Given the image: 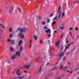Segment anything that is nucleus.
Returning <instances> with one entry per match:
<instances>
[{
    "mask_svg": "<svg viewBox=\"0 0 79 79\" xmlns=\"http://www.w3.org/2000/svg\"><path fill=\"white\" fill-rule=\"evenodd\" d=\"M23 50V47H21L20 48V50L17 51L15 54L13 55L11 57L12 60H14V59H16L20 57V54L21 53V51Z\"/></svg>",
    "mask_w": 79,
    "mask_h": 79,
    "instance_id": "obj_1",
    "label": "nucleus"
},
{
    "mask_svg": "<svg viewBox=\"0 0 79 79\" xmlns=\"http://www.w3.org/2000/svg\"><path fill=\"white\" fill-rule=\"evenodd\" d=\"M31 65L30 64H26L23 66V68L24 69H28L29 67L31 66Z\"/></svg>",
    "mask_w": 79,
    "mask_h": 79,
    "instance_id": "obj_2",
    "label": "nucleus"
},
{
    "mask_svg": "<svg viewBox=\"0 0 79 79\" xmlns=\"http://www.w3.org/2000/svg\"><path fill=\"white\" fill-rule=\"evenodd\" d=\"M15 72H16L17 76H20L21 75V73H19V70L18 69H16L14 72V73H15Z\"/></svg>",
    "mask_w": 79,
    "mask_h": 79,
    "instance_id": "obj_3",
    "label": "nucleus"
},
{
    "mask_svg": "<svg viewBox=\"0 0 79 79\" xmlns=\"http://www.w3.org/2000/svg\"><path fill=\"white\" fill-rule=\"evenodd\" d=\"M60 42L59 41H57L56 42L55 44V45L56 47H60Z\"/></svg>",
    "mask_w": 79,
    "mask_h": 79,
    "instance_id": "obj_4",
    "label": "nucleus"
},
{
    "mask_svg": "<svg viewBox=\"0 0 79 79\" xmlns=\"http://www.w3.org/2000/svg\"><path fill=\"white\" fill-rule=\"evenodd\" d=\"M74 42L70 43H69V44H68V46L65 48V49H67L68 48H69L70 45H71L74 44Z\"/></svg>",
    "mask_w": 79,
    "mask_h": 79,
    "instance_id": "obj_5",
    "label": "nucleus"
},
{
    "mask_svg": "<svg viewBox=\"0 0 79 79\" xmlns=\"http://www.w3.org/2000/svg\"><path fill=\"white\" fill-rule=\"evenodd\" d=\"M27 30V28L24 27L23 28L20 29L21 32H26Z\"/></svg>",
    "mask_w": 79,
    "mask_h": 79,
    "instance_id": "obj_6",
    "label": "nucleus"
},
{
    "mask_svg": "<svg viewBox=\"0 0 79 79\" xmlns=\"http://www.w3.org/2000/svg\"><path fill=\"white\" fill-rule=\"evenodd\" d=\"M64 52H63L60 51V52L59 54L58 55V56H59L60 57L61 56H63V55H64Z\"/></svg>",
    "mask_w": 79,
    "mask_h": 79,
    "instance_id": "obj_7",
    "label": "nucleus"
},
{
    "mask_svg": "<svg viewBox=\"0 0 79 79\" xmlns=\"http://www.w3.org/2000/svg\"><path fill=\"white\" fill-rule=\"evenodd\" d=\"M13 9H14V7H13L12 6H10L9 12L10 13H11V12H12V10H13Z\"/></svg>",
    "mask_w": 79,
    "mask_h": 79,
    "instance_id": "obj_8",
    "label": "nucleus"
},
{
    "mask_svg": "<svg viewBox=\"0 0 79 79\" xmlns=\"http://www.w3.org/2000/svg\"><path fill=\"white\" fill-rule=\"evenodd\" d=\"M68 68L67 67H65V69H64L63 68V65H61L60 67V69H63L64 71H66V69H67Z\"/></svg>",
    "mask_w": 79,
    "mask_h": 79,
    "instance_id": "obj_9",
    "label": "nucleus"
},
{
    "mask_svg": "<svg viewBox=\"0 0 79 79\" xmlns=\"http://www.w3.org/2000/svg\"><path fill=\"white\" fill-rule=\"evenodd\" d=\"M73 70L72 69H70V71L68 70H67V73H69L70 74H72L73 73Z\"/></svg>",
    "mask_w": 79,
    "mask_h": 79,
    "instance_id": "obj_10",
    "label": "nucleus"
},
{
    "mask_svg": "<svg viewBox=\"0 0 79 79\" xmlns=\"http://www.w3.org/2000/svg\"><path fill=\"white\" fill-rule=\"evenodd\" d=\"M42 71V67H40V69L38 70V71L36 72V73H40Z\"/></svg>",
    "mask_w": 79,
    "mask_h": 79,
    "instance_id": "obj_11",
    "label": "nucleus"
},
{
    "mask_svg": "<svg viewBox=\"0 0 79 79\" xmlns=\"http://www.w3.org/2000/svg\"><path fill=\"white\" fill-rule=\"evenodd\" d=\"M58 64V63H56L54 65V67L52 68V70H56L57 69V67L55 66L56 65Z\"/></svg>",
    "mask_w": 79,
    "mask_h": 79,
    "instance_id": "obj_12",
    "label": "nucleus"
},
{
    "mask_svg": "<svg viewBox=\"0 0 79 79\" xmlns=\"http://www.w3.org/2000/svg\"><path fill=\"white\" fill-rule=\"evenodd\" d=\"M11 44H15V40H11Z\"/></svg>",
    "mask_w": 79,
    "mask_h": 79,
    "instance_id": "obj_13",
    "label": "nucleus"
},
{
    "mask_svg": "<svg viewBox=\"0 0 79 79\" xmlns=\"http://www.w3.org/2000/svg\"><path fill=\"white\" fill-rule=\"evenodd\" d=\"M61 9V7L60 6H59L57 9V13H59L60 11V9Z\"/></svg>",
    "mask_w": 79,
    "mask_h": 79,
    "instance_id": "obj_14",
    "label": "nucleus"
},
{
    "mask_svg": "<svg viewBox=\"0 0 79 79\" xmlns=\"http://www.w3.org/2000/svg\"><path fill=\"white\" fill-rule=\"evenodd\" d=\"M22 42L23 41H22V40H20L19 42V47H20V46H21V44H22Z\"/></svg>",
    "mask_w": 79,
    "mask_h": 79,
    "instance_id": "obj_15",
    "label": "nucleus"
},
{
    "mask_svg": "<svg viewBox=\"0 0 79 79\" xmlns=\"http://www.w3.org/2000/svg\"><path fill=\"white\" fill-rule=\"evenodd\" d=\"M62 13V12L61 11H60L59 14V15L58 16V17L59 18H61V13Z\"/></svg>",
    "mask_w": 79,
    "mask_h": 79,
    "instance_id": "obj_16",
    "label": "nucleus"
},
{
    "mask_svg": "<svg viewBox=\"0 0 79 79\" xmlns=\"http://www.w3.org/2000/svg\"><path fill=\"white\" fill-rule=\"evenodd\" d=\"M0 26L1 27H2V28H5V26L3 25V24L2 23H0Z\"/></svg>",
    "mask_w": 79,
    "mask_h": 79,
    "instance_id": "obj_17",
    "label": "nucleus"
},
{
    "mask_svg": "<svg viewBox=\"0 0 79 79\" xmlns=\"http://www.w3.org/2000/svg\"><path fill=\"white\" fill-rule=\"evenodd\" d=\"M41 23L42 25H45V24H46V23H45V22L44 21H42L41 22Z\"/></svg>",
    "mask_w": 79,
    "mask_h": 79,
    "instance_id": "obj_18",
    "label": "nucleus"
},
{
    "mask_svg": "<svg viewBox=\"0 0 79 79\" xmlns=\"http://www.w3.org/2000/svg\"><path fill=\"white\" fill-rule=\"evenodd\" d=\"M23 35V33L22 32H21V33L19 34V37H20Z\"/></svg>",
    "mask_w": 79,
    "mask_h": 79,
    "instance_id": "obj_19",
    "label": "nucleus"
},
{
    "mask_svg": "<svg viewBox=\"0 0 79 79\" xmlns=\"http://www.w3.org/2000/svg\"><path fill=\"white\" fill-rule=\"evenodd\" d=\"M18 78H19V79H23V78H24V76H22V77H20Z\"/></svg>",
    "mask_w": 79,
    "mask_h": 79,
    "instance_id": "obj_20",
    "label": "nucleus"
},
{
    "mask_svg": "<svg viewBox=\"0 0 79 79\" xmlns=\"http://www.w3.org/2000/svg\"><path fill=\"white\" fill-rule=\"evenodd\" d=\"M64 16V12L62 13V14H61V17H63Z\"/></svg>",
    "mask_w": 79,
    "mask_h": 79,
    "instance_id": "obj_21",
    "label": "nucleus"
},
{
    "mask_svg": "<svg viewBox=\"0 0 79 79\" xmlns=\"http://www.w3.org/2000/svg\"><path fill=\"white\" fill-rule=\"evenodd\" d=\"M32 43V40H30V46H29V48H31V43Z\"/></svg>",
    "mask_w": 79,
    "mask_h": 79,
    "instance_id": "obj_22",
    "label": "nucleus"
},
{
    "mask_svg": "<svg viewBox=\"0 0 79 79\" xmlns=\"http://www.w3.org/2000/svg\"><path fill=\"white\" fill-rule=\"evenodd\" d=\"M34 38L35 39V40H37V36L35 35L34 36Z\"/></svg>",
    "mask_w": 79,
    "mask_h": 79,
    "instance_id": "obj_23",
    "label": "nucleus"
},
{
    "mask_svg": "<svg viewBox=\"0 0 79 79\" xmlns=\"http://www.w3.org/2000/svg\"><path fill=\"white\" fill-rule=\"evenodd\" d=\"M66 60V57H64L62 59V60L64 61H65Z\"/></svg>",
    "mask_w": 79,
    "mask_h": 79,
    "instance_id": "obj_24",
    "label": "nucleus"
},
{
    "mask_svg": "<svg viewBox=\"0 0 79 79\" xmlns=\"http://www.w3.org/2000/svg\"><path fill=\"white\" fill-rule=\"evenodd\" d=\"M54 19L55 20H56V21H58V17H57V16H56V17L55 18H54Z\"/></svg>",
    "mask_w": 79,
    "mask_h": 79,
    "instance_id": "obj_25",
    "label": "nucleus"
},
{
    "mask_svg": "<svg viewBox=\"0 0 79 79\" xmlns=\"http://www.w3.org/2000/svg\"><path fill=\"white\" fill-rule=\"evenodd\" d=\"M19 31H21V29L20 28H19V29L16 30V32H18Z\"/></svg>",
    "mask_w": 79,
    "mask_h": 79,
    "instance_id": "obj_26",
    "label": "nucleus"
},
{
    "mask_svg": "<svg viewBox=\"0 0 79 79\" xmlns=\"http://www.w3.org/2000/svg\"><path fill=\"white\" fill-rule=\"evenodd\" d=\"M56 22L53 21L52 23V24H53V25H55V24H56Z\"/></svg>",
    "mask_w": 79,
    "mask_h": 79,
    "instance_id": "obj_27",
    "label": "nucleus"
},
{
    "mask_svg": "<svg viewBox=\"0 0 79 79\" xmlns=\"http://www.w3.org/2000/svg\"><path fill=\"white\" fill-rule=\"evenodd\" d=\"M11 40H10V39H8L7 40V42H11Z\"/></svg>",
    "mask_w": 79,
    "mask_h": 79,
    "instance_id": "obj_28",
    "label": "nucleus"
},
{
    "mask_svg": "<svg viewBox=\"0 0 79 79\" xmlns=\"http://www.w3.org/2000/svg\"><path fill=\"white\" fill-rule=\"evenodd\" d=\"M18 11H19V13H21V9L19 7L18 8Z\"/></svg>",
    "mask_w": 79,
    "mask_h": 79,
    "instance_id": "obj_29",
    "label": "nucleus"
},
{
    "mask_svg": "<svg viewBox=\"0 0 79 79\" xmlns=\"http://www.w3.org/2000/svg\"><path fill=\"white\" fill-rule=\"evenodd\" d=\"M13 48L12 47L10 48V50H11V52H13Z\"/></svg>",
    "mask_w": 79,
    "mask_h": 79,
    "instance_id": "obj_30",
    "label": "nucleus"
},
{
    "mask_svg": "<svg viewBox=\"0 0 79 79\" xmlns=\"http://www.w3.org/2000/svg\"><path fill=\"white\" fill-rule=\"evenodd\" d=\"M69 33L70 35V37H71V36H72V32H71V31H69Z\"/></svg>",
    "mask_w": 79,
    "mask_h": 79,
    "instance_id": "obj_31",
    "label": "nucleus"
},
{
    "mask_svg": "<svg viewBox=\"0 0 79 79\" xmlns=\"http://www.w3.org/2000/svg\"><path fill=\"white\" fill-rule=\"evenodd\" d=\"M0 32L1 33H3V30H2V28L0 29Z\"/></svg>",
    "mask_w": 79,
    "mask_h": 79,
    "instance_id": "obj_32",
    "label": "nucleus"
},
{
    "mask_svg": "<svg viewBox=\"0 0 79 79\" xmlns=\"http://www.w3.org/2000/svg\"><path fill=\"white\" fill-rule=\"evenodd\" d=\"M40 44H43V41H42V40H41L40 41Z\"/></svg>",
    "mask_w": 79,
    "mask_h": 79,
    "instance_id": "obj_33",
    "label": "nucleus"
},
{
    "mask_svg": "<svg viewBox=\"0 0 79 79\" xmlns=\"http://www.w3.org/2000/svg\"><path fill=\"white\" fill-rule=\"evenodd\" d=\"M44 29H47V27L46 26H45L43 27Z\"/></svg>",
    "mask_w": 79,
    "mask_h": 79,
    "instance_id": "obj_34",
    "label": "nucleus"
},
{
    "mask_svg": "<svg viewBox=\"0 0 79 79\" xmlns=\"http://www.w3.org/2000/svg\"><path fill=\"white\" fill-rule=\"evenodd\" d=\"M59 28H60V29L62 30V29H64V27H59Z\"/></svg>",
    "mask_w": 79,
    "mask_h": 79,
    "instance_id": "obj_35",
    "label": "nucleus"
},
{
    "mask_svg": "<svg viewBox=\"0 0 79 79\" xmlns=\"http://www.w3.org/2000/svg\"><path fill=\"white\" fill-rule=\"evenodd\" d=\"M73 28L72 27H70V28L69 29V31H72V30H73Z\"/></svg>",
    "mask_w": 79,
    "mask_h": 79,
    "instance_id": "obj_36",
    "label": "nucleus"
},
{
    "mask_svg": "<svg viewBox=\"0 0 79 79\" xmlns=\"http://www.w3.org/2000/svg\"><path fill=\"white\" fill-rule=\"evenodd\" d=\"M75 31H77L78 30V28L76 27H75Z\"/></svg>",
    "mask_w": 79,
    "mask_h": 79,
    "instance_id": "obj_37",
    "label": "nucleus"
},
{
    "mask_svg": "<svg viewBox=\"0 0 79 79\" xmlns=\"http://www.w3.org/2000/svg\"><path fill=\"white\" fill-rule=\"evenodd\" d=\"M9 31L10 32H12V28H10L9 29Z\"/></svg>",
    "mask_w": 79,
    "mask_h": 79,
    "instance_id": "obj_38",
    "label": "nucleus"
},
{
    "mask_svg": "<svg viewBox=\"0 0 79 79\" xmlns=\"http://www.w3.org/2000/svg\"><path fill=\"white\" fill-rule=\"evenodd\" d=\"M50 19H48L47 20V23H49L50 22Z\"/></svg>",
    "mask_w": 79,
    "mask_h": 79,
    "instance_id": "obj_39",
    "label": "nucleus"
},
{
    "mask_svg": "<svg viewBox=\"0 0 79 79\" xmlns=\"http://www.w3.org/2000/svg\"><path fill=\"white\" fill-rule=\"evenodd\" d=\"M21 37L22 39H23V38L24 37V35H23Z\"/></svg>",
    "mask_w": 79,
    "mask_h": 79,
    "instance_id": "obj_40",
    "label": "nucleus"
},
{
    "mask_svg": "<svg viewBox=\"0 0 79 79\" xmlns=\"http://www.w3.org/2000/svg\"><path fill=\"white\" fill-rule=\"evenodd\" d=\"M13 36V35H12V34H10V38H11Z\"/></svg>",
    "mask_w": 79,
    "mask_h": 79,
    "instance_id": "obj_41",
    "label": "nucleus"
},
{
    "mask_svg": "<svg viewBox=\"0 0 79 79\" xmlns=\"http://www.w3.org/2000/svg\"><path fill=\"white\" fill-rule=\"evenodd\" d=\"M52 50H53V51H54V49H53V48H51V53H52Z\"/></svg>",
    "mask_w": 79,
    "mask_h": 79,
    "instance_id": "obj_42",
    "label": "nucleus"
},
{
    "mask_svg": "<svg viewBox=\"0 0 79 79\" xmlns=\"http://www.w3.org/2000/svg\"><path fill=\"white\" fill-rule=\"evenodd\" d=\"M52 16H53V13L51 14L50 16V17H52Z\"/></svg>",
    "mask_w": 79,
    "mask_h": 79,
    "instance_id": "obj_43",
    "label": "nucleus"
},
{
    "mask_svg": "<svg viewBox=\"0 0 79 79\" xmlns=\"http://www.w3.org/2000/svg\"><path fill=\"white\" fill-rule=\"evenodd\" d=\"M48 37H51V35L48 34Z\"/></svg>",
    "mask_w": 79,
    "mask_h": 79,
    "instance_id": "obj_44",
    "label": "nucleus"
},
{
    "mask_svg": "<svg viewBox=\"0 0 79 79\" xmlns=\"http://www.w3.org/2000/svg\"><path fill=\"white\" fill-rule=\"evenodd\" d=\"M45 32H46V33H48V31L47 30H46Z\"/></svg>",
    "mask_w": 79,
    "mask_h": 79,
    "instance_id": "obj_45",
    "label": "nucleus"
},
{
    "mask_svg": "<svg viewBox=\"0 0 79 79\" xmlns=\"http://www.w3.org/2000/svg\"><path fill=\"white\" fill-rule=\"evenodd\" d=\"M48 31L49 32V33H50V29H48Z\"/></svg>",
    "mask_w": 79,
    "mask_h": 79,
    "instance_id": "obj_46",
    "label": "nucleus"
},
{
    "mask_svg": "<svg viewBox=\"0 0 79 79\" xmlns=\"http://www.w3.org/2000/svg\"><path fill=\"white\" fill-rule=\"evenodd\" d=\"M24 73H27V72L25 70L23 71Z\"/></svg>",
    "mask_w": 79,
    "mask_h": 79,
    "instance_id": "obj_47",
    "label": "nucleus"
},
{
    "mask_svg": "<svg viewBox=\"0 0 79 79\" xmlns=\"http://www.w3.org/2000/svg\"><path fill=\"white\" fill-rule=\"evenodd\" d=\"M61 77H58L57 78V79H61Z\"/></svg>",
    "mask_w": 79,
    "mask_h": 79,
    "instance_id": "obj_48",
    "label": "nucleus"
},
{
    "mask_svg": "<svg viewBox=\"0 0 79 79\" xmlns=\"http://www.w3.org/2000/svg\"><path fill=\"white\" fill-rule=\"evenodd\" d=\"M44 79H47V77H45L44 78Z\"/></svg>",
    "mask_w": 79,
    "mask_h": 79,
    "instance_id": "obj_49",
    "label": "nucleus"
},
{
    "mask_svg": "<svg viewBox=\"0 0 79 79\" xmlns=\"http://www.w3.org/2000/svg\"><path fill=\"white\" fill-rule=\"evenodd\" d=\"M63 47H64V46H63L62 47V48H61L60 50H63Z\"/></svg>",
    "mask_w": 79,
    "mask_h": 79,
    "instance_id": "obj_50",
    "label": "nucleus"
},
{
    "mask_svg": "<svg viewBox=\"0 0 79 79\" xmlns=\"http://www.w3.org/2000/svg\"><path fill=\"white\" fill-rule=\"evenodd\" d=\"M38 18L39 19H41V17L39 16L38 17Z\"/></svg>",
    "mask_w": 79,
    "mask_h": 79,
    "instance_id": "obj_51",
    "label": "nucleus"
},
{
    "mask_svg": "<svg viewBox=\"0 0 79 79\" xmlns=\"http://www.w3.org/2000/svg\"><path fill=\"white\" fill-rule=\"evenodd\" d=\"M63 35V34H62L61 36V38H62Z\"/></svg>",
    "mask_w": 79,
    "mask_h": 79,
    "instance_id": "obj_52",
    "label": "nucleus"
},
{
    "mask_svg": "<svg viewBox=\"0 0 79 79\" xmlns=\"http://www.w3.org/2000/svg\"><path fill=\"white\" fill-rule=\"evenodd\" d=\"M52 55H53V53L50 54H49V55H50V56H52Z\"/></svg>",
    "mask_w": 79,
    "mask_h": 79,
    "instance_id": "obj_53",
    "label": "nucleus"
},
{
    "mask_svg": "<svg viewBox=\"0 0 79 79\" xmlns=\"http://www.w3.org/2000/svg\"><path fill=\"white\" fill-rule=\"evenodd\" d=\"M20 68L21 69H23V67L21 66L20 67Z\"/></svg>",
    "mask_w": 79,
    "mask_h": 79,
    "instance_id": "obj_54",
    "label": "nucleus"
},
{
    "mask_svg": "<svg viewBox=\"0 0 79 79\" xmlns=\"http://www.w3.org/2000/svg\"><path fill=\"white\" fill-rule=\"evenodd\" d=\"M68 53H69V52H68L66 53L65 54V55H68Z\"/></svg>",
    "mask_w": 79,
    "mask_h": 79,
    "instance_id": "obj_55",
    "label": "nucleus"
},
{
    "mask_svg": "<svg viewBox=\"0 0 79 79\" xmlns=\"http://www.w3.org/2000/svg\"><path fill=\"white\" fill-rule=\"evenodd\" d=\"M69 41H66V43L67 44H68V43Z\"/></svg>",
    "mask_w": 79,
    "mask_h": 79,
    "instance_id": "obj_56",
    "label": "nucleus"
},
{
    "mask_svg": "<svg viewBox=\"0 0 79 79\" xmlns=\"http://www.w3.org/2000/svg\"><path fill=\"white\" fill-rule=\"evenodd\" d=\"M68 63V64H69V65H70V63L69 62Z\"/></svg>",
    "mask_w": 79,
    "mask_h": 79,
    "instance_id": "obj_57",
    "label": "nucleus"
},
{
    "mask_svg": "<svg viewBox=\"0 0 79 79\" xmlns=\"http://www.w3.org/2000/svg\"><path fill=\"white\" fill-rule=\"evenodd\" d=\"M2 36H0V39H2Z\"/></svg>",
    "mask_w": 79,
    "mask_h": 79,
    "instance_id": "obj_58",
    "label": "nucleus"
},
{
    "mask_svg": "<svg viewBox=\"0 0 79 79\" xmlns=\"http://www.w3.org/2000/svg\"><path fill=\"white\" fill-rule=\"evenodd\" d=\"M48 64H49V63H47L46 64V65H48Z\"/></svg>",
    "mask_w": 79,
    "mask_h": 79,
    "instance_id": "obj_59",
    "label": "nucleus"
},
{
    "mask_svg": "<svg viewBox=\"0 0 79 79\" xmlns=\"http://www.w3.org/2000/svg\"><path fill=\"white\" fill-rule=\"evenodd\" d=\"M54 33H55V32H56V31H54Z\"/></svg>",
    "mask_w": 79,
    "mask_h": 79,
    "instance_id": "obj_60",
    "label": "nucleus"
},
{
    "mask_svg": "<svg viewBox=\"0 0 79 79\" xmlns=\"http://www.w3.org/2000/svg\"><path fill=\"white\" fill-rule=\"evenodd\" d=\"M74 69V70H76L77 69Z\"/></svg>",
    "mask_w": 79,
    "mask_h": 79,
    "instance_id": "obj_61",
    "label": "nucleus"
},
{
    "mask_svg": "<svg viewBox=\"0 0 79 79\" xmlns=\"http://www.w3.org/2000/svg\"><path fill=\"white\" fill-rule=\"evenodd\" d=\"M63 12H64V9L63 10Z\"/></svg>",
    "mask_w": 79,
    "mask_h": 79,
    "instance_id": "obj_62",
    "label": "nucleus"
},
{
    "mask_svg": "<svg viewBox=\"0 0 79 79\" xmlns=\"http://www.w3.org/2000/svg\"><path fill=\"white\" fill-rule=\"evenodd\" d=\"M51 47H49V48H51Z\"/></svg>",
    "mask_w": 79,
    "mask_h": 79,
    "instance_id": "obj_63",
    "label": "nucleus"
},
{
    "mask_svg": "<svg viewBox=\"0 0 79 79\" xmlns=\"http://www.w3.org/2000/svg\"><path fill=\"white\" fill-rule=\"evenodd\" d=\"M49 58H50V57H49Z\"/></svg>",
    "mask_w": 79,
    "mask_h": 79,
    "instance_id": "obj_64",
    "label": "nucleus"
}]
</instances>
